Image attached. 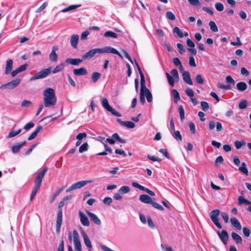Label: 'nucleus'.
<instances>
[{
	"label": "nucleus",
	"mask_w": 251,
	"mask_h": 251,
	"mask_svg": "<svg viewBox=\"0 0 251 251\" xmlns=\"http://www.w3.org/2000/svg\"><path fill=\"white\" fill-rule=\"evenodd\" d=\"M110 53L117 54L121 58H123V57L122 54L115 49L113 47L106 46L103 48H96L90 50L82 56L83 60L88 58H91L93 57L96 53Z\"/></svg>",
	"instance_id": "1"
},
{
	"label": "nucleus",
	"mask_w": 251,
	"mask_h": 251,
	"mask_svg": "<svg viewBox=\"0 0 251 251\" xmlns=\"http://www.w3.org/2000/svg\"><path fill=\"white\" fill-rule=\"evenodd\" d=\"M44 104L46 107L54 106L56 103V98L54 90L51 88H46L43 92Z\"/></svg>",
	"instance_id": "2"
},
{
	"label": "nucleus",
	"mask_w": 251,
	"mask_h": 251,
	"mask_svg": "<svg viewBox=\"0 0 251 251\" xmlns=\"http://www.w3.org/2000/svg\"><path fill=\"white\" fill-rule=\"evenodd\" d=\"M48 170V168H44L42 171H41L37 176L35 181H34V186L31 191L30 196V200L32 201L36 195L37 192L39 190L40 185L42 183V179L44 176L45 173L47 172Z\"/></svg>",
	"instance_id": "3"
},
{
	"label": "nucleus",
	"mask_w": 251,
	"mask_h": 251,
	"mask_svg": "<svg viewBox=\"0 0 251 251\" xmlns=\"http://www.w3.org/2000/svg\"><path fill=\"white\" fill-rule=\"evenodd\" d=\"M220 214V211L219 209H216L212 211L210 213V217L213 222V223L216 226L219 228H222V226L219 221V216Z\"/></svg>",
	"instance_id": "4"
},
{
	"label": "nucleus",
	"mask_w": 251,
	"mask_h": 251,
	"mask_svg": "<svg viewBox=\"0 0 251 251\" xmlns=\"http://www.w3.org/2000/svg\"><path fill=\"white\" fill-rule=\"evenodd\" d=\"M101 104L102 106L104 108V109H105L107 111L110 112L113 115L117 117L121 116V114L118 112L116 111L114 109H113L111 106L109 105L108 101L106 98H102Z\"/></svg>",
	"instance_id": "5"
},
{
	"label": "nucleus",
	"mask_w": 251,
	"mask_h": 251,
	"mask_svg": "<svg viewBox=\"0 0 251 251\" xmlns=\"http://www.w3.org/2000/svg\"><path fill=\"white\" fill-rule=\"evenodd\" d=\"M20 78H17L6 84H3L0 86V89H12L16 87L20 83Z\"/></svg>",
	"instance_id": "6"
},
{
	"label": "nucleus",
	"mask_w": 251,
	"mask_h": 251,
	"mask_svg": "<svg viewBox=\"0 0 251 251\" xmlns=\"http://www.w3.org/2000/svg\"><path fill=\"white\" fill-rule=\"evenodd\" d=\"M73 234L75 249L77 251H81V245L77 231L76 230H74Z\"/></svg>",
	"instance_id": "7"
},
{
	"label": "nucleus",
	"mask_w": 251,
	"mask_h": 251,
	"mask_svg": "<svg viewBox=\"0 0 251 251\" xmlns=\"http://www.w3.org/2000/svg\"><path fill=\"white\" fill-rule=\"evenodd\" d=\"M62 222V211L60 209L58 213L57 216V220L56 223V231L57 234H59L60 231L61 226Z\"/></svg>",
	"instance_id": "8"
},
{
	"label": "nucleus",
	"mask_w": 251,
	"mask_h": 251,
	"mask_svg": "<svg viewBox=\"0 0 251 251\" xmlns=\"http://www.w3.org/2000/svg\"><path fill=\"white\" fill-rule=\"evenodd\" d=\"M78 215L81 224L85 226H90V222L86 215L82 211L78 212Z\"/></svg>",
	"instance_id": "9"
},
{
	"label": "nucleus",
	"mask_w": 251,
	"mask_h": 251,
	"mask_svg": "<svg viewBox=\"0 0 251 251\" xmlns=\"http://www.w3.org/2000/svg\"><path fill=\"white\" fill-rule=\"evenodd\" d=\"M93 182V180L80 181L73 184L72 186L74 188V190H75L76 189L81 188V187L84 186L88 183H92Z\"/></svg>",
	"instance_id": "10"
},
{
	"label": "nucleus",
	"mask_w": 251,
	"mask_h": 251,
	"mask_svg": "<svg viewBox=\"0 0 251 251\" xmlns=\"http://www.w3.org/2000/svg\"><path fill=\"white\" fill-rule=\"evenodd\" d=\"M217 234H218L222 242L226 245L228 239V235L227 232L225 230L223 229L221 232L218 231Z\"/></svg>",
	"instance_id": "11"
},
{
	"label": "nucleus",
	"mask_w": 251,
	"mask_h": 251,
	"mask_svg": "<svg viewBox=\"0 0 251 251\" xmlns=\"http://www.w3.org/2000/svg\"><path fill=\"white\" fill-rule=\"evenodd\" d=\"M87 213L89 216L90 220L97 225H101V221L99 217L94 213H92L89 211H87Z\"/></svg>",
	"instance_id": "12"
},
{
	"label": "nucleus",
	"mask_w": 251,
	"mask_h": 251,
	"mask_svg": "<svg viewBox=\"0 0 251 251\" xmlns=\"http://www.w3.org/2000/svg\"><path fill=\"white\" fill-rule=\"evenodd\" d=\"M58 48L56 46H54L52 48L51 52L49 55V59L50 61L53 62H56L58 59V56L56 53V51L57 50Z\"/></svg>",
	"instance_id": "13"
},
{
	"label": "nucleus",
	"mask_w": 251,
	"mask_h": 251,
	"mask_svg": "<svg viewBox=\"0 0 251 251\" xmlns=\"http://www.w3.org/2000/svg\"><path fill=\"white\" fill-rule=\"evenodd\" d=\"M26 144V142L24 141L20 143H16L12 147V151L13 153L15 154L17 153H18L21 148Z\"/></svg>",
	"instance_id": "14"
},
{
	"label": "nucleus",
	"mask_w": 251,
	"mask_h": 251,
	"mask_svg": "<svg viewBox=\"0 0 251 251\" xmlns=\"http://www.w3.org/2000/svg\"><path fill=\"white\" fill-rule=\"evenodd\" d=\"M81 234L83 237L84 242L85 245L88 248H91L92 247L91 242L89 239V237L86 234V233L82 229L81 231Z\"/></svg>",
	"instance_id": "15"
},
{
	"label": "nucleus",
	"mask_w": 251,
	"mask_h": 251,
	"mask_svg": "<svg viewBox=\"0 0 251 251\" xmlns=\"http://www.w3.org/2000/svg\"><path fill=\"white\" fill-rule=\"evenodd\" d=\"M182 77L184 81L190 85H193L190 74L188 71H184L182 73Z\"/></svg>",
	"instance_id": "16"
},
{
	"label": "nucleus",
	"mask_w": 251,
	"mask_h": 251,
	"mask_svg": "<svg viewBox=\"0 0 251 251\" xmlns=\"http://www.w3.org/2000/svg\"><path fill=\"white\" fill-rule=\"evenodd\" d=\"M73 73L76 76L84 75L87 74V71L85 68L81 67L79 69H74Z\"/></svg>",
	"instance_id": "17"
},
{
	"label": "nucleus",
	"mask_w": 251,
	"mask_h": 251,
	"mask_svg": "<svg viewBox=\"0 0 251 251\" xmlns=\"http://www.w3.org/2000/svg\"><path fill=\"white\" fill-rule=\"evenodd\" d=\"M83 60V59L68 58L66 59V62L73 65L77 66L81 63Z\"/></svg>",
	"instance_id": "18"
},
{
	"label": "nucleus",
	"mask_w": 251,
	"mask_h": 251,
	"mask_svg": "<svg viewBox=\"0 0 251 251\" xmlns=\"http://www.w3.org/2000/svg\"><path fill=\"white\" fill-rule=\"evenodd\" d=\"M78 39L79 36L77 34H73L72 35L70 43L73 48L76 49L77 48Z\"/></svg>",
	"instance_id": "19"
},
{
	"label": "nucleus",
	"mask_w": 251,
	"mask_h": 251,
	"mask_svg": "<svg viewBox=\"0 0 251 251\" xmlns=\"http://www.w3.org/2000/svg\"><path fill=\"white\" fill-rule=\"evenodd\" d=\"M231 225L236 229L240 230L242 228L241 225L236 217H232L230 220Z\"/></svg>",
	"instance_id": "20"
},
{
	"label": "nucleus",
	"mask_w": 251,
	"mask_h": 251,
	"mask_svg": "<svg viewBox=\"0 0 251 251\" xmlns=\"http://www.w3.org/2000/svg\"><path fill=\"white\" fill-rule=\"evenodd\" d=\"M13 62L12 59H9L7 60L5 70V75L9 74V73L12 71L13 68Z\"/></svg>",
	"instance_id": "21"
},
{
	"label": "nucleus",
	"mask_w": 251,
	"mask_h": 251,
	"mask_svg": "<svg viewBox=\"0 0 251 251\" xmlns=\"http://www.w3.org/2000/svg\"><path fill=\"white\" fill-rule=\"evenodd\" d=\"M139 200L142 202L145 203H150L152 202V199L147 195H141L139 197Z\"/></svg>",
	"instance_id": "22"
},
{
	"label": "nucleus",
	"mask_w": 251,
	"mask_h": 251,
	"mask_svg": "<svg viewBox=\"0 0 251 251\" xmlns=\"http://www.w3.org/2000/svg\"><path fill=\"white\" fill-rule=\"evenodd\" d=\"M50 67L49 68L42 70L38 73V74L41 78H44L48 76L51 72Z\"/></svg>",
	"instance_id": "23"
},
{
	"label": "nucleus",
	"mask_w": 251,
	"mask_h": 251,
	"mask_svg": "<svg viewBox=\"0 0 251 251\" xmlns=\"http://www.w3.org/2000/svg\"><path fill=\"white\" fill-rule=\"evenodd\" d=\"M86 136L87 134L85 132L78 133L76 136V138L77 140V141L75 143V146L76 147L79 146L81 143V140L86 137Z\"/></svg>",
	"instance_id": "24"
},
{
	"label": "nucleus",
	"mask_w": 251,
	"mask_h": 251,
	"mask_svg": "<svg viewBox=\"0 0 251 251\" xmlns=\"http://www.w3.org/2000/svg\"><path fill=\"white\" fill-rule=\"evenodd\" d=\"M143 95L145 97H146L147 100L149 102H151L152 100V97L151 93L148 89L147 88H146L143 91Z\"/></svg>",
	"instance_id": "25"
},
{
	"label": "nucleus",
	"mask_w": 251,
	"mask_h": 251,
	"mask_svg": "<svg viewBox=\"0 0 251 251\" xmlns=\"http://www.w3.org/2000/svg\"><path fill=\"white\" fill-rule=\"evenodd\" d=\"M236 88L239 91L243 92L247 89V85L245 82L241 81L237 83Z\"/></svg>",
	"instance_id": "26"
},
{
	"label": "nucleus",
	"mask_w": 251,
	"mask_h": 251,
	"mask_svg": "<svg viewBox=\"0 0 251 251\" xmlns=\"http://www.w3.org/2000/svg\"><path fill=\"white\" fill-rule=\"evenodd\" d=\"M231 237L236 243H241L242 241L241 236L236 233L233 232L231 233Z\"/></svg>",
	"instance_id": "27"
},
{
	"label": "nucleus",
	"mask_w": 251,
	"mask_h": 251,
	"mask_svg": "<svg viewBox=\"0 0 251 251\" xmlns=\"http://www.w3.org/2000/svg\"><path fill=\"white\" fill-rule=\"evenodd\" d=\"M80 6H81L80 4L70 5L68 7L65 8L63 9L62 10H61V12H62L63 13L71 11V10H75V9H76L77 8L79 7Z\"/></svg>",
	"instance_id": "28"
},
{
	"label": "nucleus",
	"mask_w": 251,
	"mask_h": 251,
	"mask_svg": "<svg viewBox=\"0 0 251 251\" xmlns=\"http://www.w3.org/2000/svg\"><path fill=\"white\" fill-rule=\"evenodd\" d=\"M238 203L239 205H241L243 203H244L247 205L251 204V201L245 199L243 196H240L238 198Z\"/></svg>",
	"instance_id": "29"
},
{
	"label": "nucleus",
	"mask_w": 251,
	"mask_h": 251,
	"mask_svg": "<svg viewBox=\"0 0 251 251\" xmlns=\"http://www.w3.org/2000/svg\"><path fill=\"white\" fill-rule=\"evenodd\" d=\"M239 170L246 175H248V170L247 168L246 164L245 162L242 163L241 166L239 168Z\"/></svg>",
	"instance_id": "30"
},
{
	"label": "nucleus",
	"mask_w": 251,
	"mask_h": 251,
	"mask_svg": "<svg viewBox=\"0 0 251 251\" xmlns=\"http://www.w3.org/2000/svg\"><path fill=\"white\" fill-rule=\"evenodd\" d=\"M21 130H22V129L21 128L19 129L18 130H17L16 131L12 130L9 132L7 137L8 138L14 137L16 136V135H17L18 134H19V133H20L21 132Z\"/></svg>",
	"instance_id": "31"
},
{
	"label": "nucleus",
	"mask_w": 251,
	"mask_h": 251,
	"mask_svg": "<svg viewBox=\"0 0 251 251\" xmlns=\"http://www.w3.org/2000/svg\"><path fill=\"white\" fill-rule=\"evenodd\" d=\"M172 93L173 95L175 102L177 103L178 101L180 100L179 93L177 92V90L175 89H173L172 91Z\"/></svg>",
	"instance_id": "32"
},
{
	"label": "nucleus",
	"mask_w": 251,
	"mask_h": 251,
	"mask_svg": "<svg viewBox=\"0 0 251 251\" xmlns=\"http://www.w3.org/2000/svg\"><path fill=\"white\" fill-rule=\"evenodd\" d=\"M104 36L105 37H111L113 38H117L118 37L117 34L111 31H108L104 33Z\"/></svg>",
	"instance_id": "33"
},
{
	"label": "nucleus",
	"mask_w": 251,
	"mask_h": 251,
	"mask_svg": "<svg viewBox=\"0 0 251 251\" xmlns=\"http://www.w3.org/2000/svg\"><path fill=\"white\" fill-rule=\"evenodd\" d=\"M64 68V64L60 63L57 65L52 71L53 74H56L61 71Z\"/></svg>",
	"instance_id": "34"
},
{
	"label": "nucleus",
	"mask_w": 251,
	"mask_h": 251,
	"mask_svg": "<svg viewBox=\"0 0 251 251\" xmlns=\"http://www.w3.org/2000/svg\"><path fill=\"white\" fill-rule=\"evenodd\" d=\"M130 190V187L128 186H122L119 191L122 194H125L128 193Z\"/></svg>",
	"instance_id": "35"
},
{
	"label": "nucleus",
	"mask_w": 251,
	"mask_h": 251,
	"mask_svg": "<svg viewBox=\"0 0 251 251\" xmlns=\"http://www.w3.org/2000/svg\"><path fill=\"white\" fill-rule=\"evenodd\" d=\"M178 111L180 115V118L181 121L185 119V112L183 106L181 105L179 106Z\"/></svg>",
	"instance_id": "36"
},
{
	"label": "nucleus",
	"mask_w": 251,
	"mask_h": 251,
	"mask_svg": "<svg viewBox=\"0 0 251 251\" xmlns=\"http://www.w3.org/2000/svg\"><path fill=\"white\" fill-rule=\"evenodd\" d=\"M171 74L173 76V78L174 79V81L176 80V81H178L179 80V75L178 74L177 71L174 69L171 70Z\"/></svg>",
	"instance_id": "37"
},
{
	"label": "nucleus",
	"mask_w": 251,
	"mask_h": 251,
	"mask_svg": "<svg viewBox=\"0 0 251 251\" xmlns=\"http://www.w3.org/2000/svg\"><path fill=\"white\" fill-rule=\"evenodd\" d=\"M89 145L87 143L83 144L79 148V152L80 153L88 151Z\"/></svg>",
	"instance_id": "38"
},
{
	"label": "nucleus",
	"mask_w": 251,
	"mask_h": 251,
	"mask_svg": "<svg viewBox=\"0 0 251 251\" xmlns=\"http://www.w3.org/2000/svg\"><path fill=\"white\" fill-rule=\"evenodd\" d=\"M101 74L98 72H94L92 74V79L94 82H96L100 78Z\"/></svg>",
	"instance_id": "39"
},
{
	"label": "nucleus",
	"mask_w": 251,
	"mask_h": 251,
	"mask_svg": "<svg viewBox=\"0 0 251 251\" xmlns=\"http://www.w3.org/2000/svg\"><path fill=\"white\" fill-rule=\"evenodd\" d=\"M245 142L244 140L242 141H236L234 142L235 147L237 149H240L243 146L245 145Z\"/></svg>",
	"instance_id": "40"
},
{
	"label": "nucleus",
	"mask_w": 251,
	"mask_h": 251,
	"mask_svg": "<svg viewBox=\"0 0 251 251\" xmlns=\"http://www.w3.org/2000/svg\"><path fill=\"white\" fill-rule=\"evenodd\" d=\"M123 123V126H125L128 128H133L135 126L133 122L131 121H125Z\"/></svg>",
	"instance_id": "41"
},
{
	"label": "nucleus",
	"mask_w": 251,
	"mask_h": 251,
	"mask_svg": "<svg viewBox=\"0 0 251 251\" xmlns=\"http://www.w3.org/2000/svg\"><path fill=\"white\" fill-rule=\"evenodd\" d=\"M141 76V90L140 91L143 92L144 89L147 88L145 86V80L144 78V76L143 74H141L140 75Z\"/></svg>",
	"instance_id": "42"
},
{
	"label": "nucleus",
	"mask_w": 251,
	"mask_h": 251,
	"mask_svg": "<svg viewBox=\"0 0 251 251\" xmlns=\"http://www.w3.org/2000/svg\"><path fill=\"white\" fill-rule=\"evenodd\" d=\"M209 25L210 27V29L214 32H216L218 31V27L216 24L213 21H210L209 23Z\"/></svg>",
	"instance_id": "43"
},
{
	"label": "nucleus",
	"mask_w": 251,
	"mask_h": 251,
	"mask_svg": "<svg viewBox=\"0 0 251 251\" xmlns=\"http://www.w3.org/2000/svg\"><path fill=\"white\" fill-rule=\"evenodd\" d=\"M173 32L176 33L179 38L183 37V34L178 27H175L173 29Z\"/></svg>",
	"instance_id": "44"
},
{
	"label": "nucleus",
	"mask_w": 251,
	"mask_h": 251,
	"mask_svg": "<svg viewBox=\"0 0 251 251\" xmlns=\"http://www.w3.org/2000/svg\"><path fill=\"white\" fill-rule=\"evenodd\" d=\"M247 105L248 101L246 100H243L239 103V108L241 109H245Z\"/></svg>",
	"instance_id": "45"
},
{
	"label": "nucleus",
	"mask_w": 251,
	"mask_h": 251,
	"mask_svg": "<svg viewBox=\"0 0 251 251\" xmlns=\"http://www.w3.org/2000/svg\"><path fill=\"white\" fill-rule=\"evenodd\" d=\"M168 83L172 86L173 87L174 85V79L173 78V76H171L168 73L166 74Z\"/></svg>",
	"instance_id": "46"
},
{
	"label": "nucleus",
	"mask_w": 251,
	"mask_h": 251,
	"mask_svg": "<svg viewBox=\"0 0 251 251\" xmlns=\"http://www.w3.org/2000/svg\"><path fill=\"white\" fill-rule=\"evenodd\" d=\"M32 104L31 101L25 100L21 102V106L22 107H28Z\"/></svg>",
	"instance_id": "47"
},
{
	"label": "nucleus",
	"mask_w": 251,
	"mask_h": 251,
	"mask_svg": "<svg viewBox=\"0 0 251 251\" xmlns=\"http://www.w3.org/2000/svg\"><path fill=\"white\" fill-rule=\"evenodd\" d=\"M215 7L216 10L218 11H222L224 8L223 4L220 2H216Z\"/></svg>",
	"instance_id": "48"
},
{
	"label": "nucleus",
	"mask_w": 251,
	"mask_h": 251,
	"mask_svg": "<svg viewBox=\"0 0 251 251\" xmlns=\"http://www.w3.org/2000/svg\"><path fill=\"white\" fill-rule=\"evenodd\" d=\"M173 137L177 140L181 141L182 140V136L179 131H174Z\"/></svg>",
	"instance_id": "49"
},
{
	"label": "nucleus",
	"mask_w": 251,
	"mask_h": 251,
	"mask_svg": "<svg viewBox=\"0 0 251 251\" xmlns=\"http://www.w3.org/2000/svg\"><path fill=\"white\" fill-rule=\"evenodd\" d=\"M151 204L152 205V206L154 207L156 209H157L159 210H164V208L163 207V206L162 205H161L160 204H159V203L154 201H152V202L151 203Z\"/></svg>",
	"instance_id": "50"
},
{
	"label": "nucleus",
	"mask_w": 251,
	"mask_h": 251,
	"mask_svg": "<svg viewBox=\"0 0 251 251\" xmlns=\"http://www.w3.org/2000/svg\"><path fill=\"white\" fill-rule=\"evenodd\" d=\"M226 83L228 84L229 85L230 84L234 85L235 83L234 80L232 78V77L230 75H227L226 77Z\"/></svg>",
	"instance_id": "51"
},
{
	"label": "nucleus",
	"mask_w": 251,
	"mask_h": 251,
	"mask_svg": "<svg viewBox=\"0 0 251 251\" xmlns=\"http://www.w3.org/2000/svg\"><path fill=\"white\" fill-rule=\"evenodd\" d=\"M166 16L170 20H175L176 18L175 15L171 11H167L166 13Z\"/></svg>",
	"instance_id": "52"
},
{
	"label": "nucleus",
	"mask_w": 251,
	"mask_h": 251,
	"mask_svg": "<svg viewBox=\"0 0 251 251\" xmlns=\"http://www.w3.org/2000/svg\"><path fill=\"white\" fill-rule=\"evenodd\" d=\"M176 46L179 53L182 54L185 51V49L181 44L177 43Z\"/></svg>",
	"instance_id": "53"
},
{
	"label": "nucleus",
	"mask_w": 251,
	"mask_h": 251,
	"mask_svg": "<svg viewBox=\"0 0 251 251\" xmlns=\"http://www.w3.org/2000/svg\"><path fill=\"white\" fill-rule=\"evenodd\" d=\"M196 80L198 84H201L203 83L204 80L201 75H197L196 76Z\"/></svg>",
	"instance_id": "54"
},
{
	"label": "nucleus",
	"mask_w": 251,
	"mask_h": 251,
	"mask_svg": "<svg viewBox=\"0 0 251 251\" xmlns=\"http://www.w3.org/2000/svg\"><path fill=\"white\" fill-rule=\"evenodd\" d=\"M201 107L204 111L207 110L209 108L208 103L206 101H201Z\"/></svg>",
	"instance_id": "55"
},
{
	"label": "nucleus",
	"mask_w": 251,
	"mask_h": 251,
	"mask_svg": "<svg viewBox=\"0 0 251 251\" xmlns=\"http://www.w3.org/2000/svg\"><path fill=\"white\" fill-rule=\"evenodd\" d=\"M148 158L151 161L159 162L161 161V159L154 155H147Z\"/></svg>",
	"instance_id": "56"
},
{
	"label": "nucleus",
	"mask_w": 251,
	"mask_h": 251,
	"mask_svg": "<svg viewBox=\"0 0 251 251\" xmlns=\"http://www.w3.org/2000/svg\"><path fill=\"white\" fill-rule=\"evenodd\" d=\"M159 151L164 155L167 159H170V156L167 150L165 149H161Z\"/></svg>",
	"instance_id": "57"
},
{
	"label": "nucleus",
	"mask_w": 251,
	"mask_h": 251,
	"mask_svg": "<svg viewBox=\"0 0 251 251\" xmlns=\"http://www.w3.org/2000/svg\"><path fill=\"white\" fill-rule=\"evenodd\" d=\"M217 86L219 88L225 89V90H230L231 89V86L229 85H225L222 83H219L217 84Z\"/></svg>",
	"instance_id": "58"
},
{
	"label": "nucleus",
	"mask_w": 251,
	"mask_h": 251,
	"mask_svg": "<svg viewBox=\"0 0 251 251\" xmlns=\"http://www.w3.org/2000/svg\"><path fill=\"white\" fill-rule=\"evenodd\" d=\"M34 126V124L33 123L29 122L27 123L26 125L24 126V129L26 130H28L30 128H32Z\"/></svg>",
	"instance_id": "59"
},
{
	"label": "nucleus",
	"mask_w": 251,
	"mask_h": 251,
	"mask_svg": "<svg viewBox=\"0 0 251 251\" xmlns=\"http://www.w3.org/2000/svg\"><path fill=\"white\" fill-rule=\"evenodd\" d=\"M189 64L190 66L195 67L196 64L195 63V59L193 56H190L189 57Z\"/></svg>",
	"instance_id": "60"
},
{
	"label": "nucleus",
	"mask_w": 251,
	"mask_h": 251,
	"mask_svg": "<svg viewBox=\"0 0 251 251\" xmlns=\"http://www.w3.org/2000/svg\"><path fill=\"white\" fill-rule=\"evenodd\" d=\"M221 216L226 223H227L229 220V217L226 212H222Z\"/></svg>",
	"instance_id": "61"
},
{
	"label": "nucleus",
	"mask_w": 251,
	"mask_h": 251,
	"mask_svg": "<svg viewBox=\"0 0 251 251\" xmlns=\"http://www.w3.org/2000/svg\"><path fill=\"white\" fill-rule=\"evenodd\" d=\"M188 1L193 6H200L201 5L199 0H188Z\"/></svg>",
	"instance_id": "62"
},
{
	"label": "nucleus",
	"mask_w": 251,
	"mask_h": 251,
	"mask_svg": "<svg viewBox=\"0 0 251 251\" xmlns=\"http://www.w3.org/2000/svg\"><path fill=\"white\" fill-rule=\"evenodd\" d=\"M185 92L186 94L190 97V98L193 97L194 96V92L193 90L191 88H187L185 90Z\"/></svg>",
	"instance_id": "63"
},
{
	"label": "nucleus",
	"mask_w": 251,
	"mask_h": 251,
	"mask_svg": "<svg viewBox=\"0 0 251 251\" xmlns=\"http://www.w3.org/2000/svg\"><path fill=\"white\" fill-rule=\"evenodd\" d=\"M112 202V198L110 197H105L103 200V202L107 205H109L110 203H111Z\"/></svg>",
	"instance_id": "64"
}]
</instances>
